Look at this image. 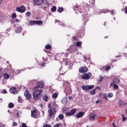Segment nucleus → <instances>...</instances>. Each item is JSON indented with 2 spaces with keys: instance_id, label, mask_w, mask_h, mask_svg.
<instances>
[{
  "instance_id": "nucleus-53",
  "label": "nucleus",
  "mask_w": 127,
  "mask_h": 127,
  "mask_svg": "<svg viewBox=\"0 0 127 127\" xmlns=\"http://www.w3.org/2000/svg\"><path fill=\"white\" fill-rule=\"evenodd\" d=\"M111 13H112V14H114V10H113V11H111Z\"/></svg>"
},
{
  "instance_id": "nucleus-61",
  "label": "nucleus",
  "mask_w": 127,
  "mask_h": 127,
  "mask_svg": "<svg viewBox=\"0 0 127 127\" xmlns=\"http://www.w3.org/2000/svg\"><path fill=\"white\" fill-rule=\"evenodd\" d=\"M126 112L127 113V109L126 110Z\"/></svg>"
},
{
  "instance_id": "nucleus-44",
  "label": "nucleus",
  "mask_w": 127,
  "mask_h": 127,
  "mask_svg": "<svg viewBox=\"0 0 127 127\" xmlns=\"http://www.w3.org/2000/svg\"><path fill=\"white\" fill-rule=\"evenodd\" d=\"M113 126L114 127H118V126H117V125L115 123H113Z\"/></svg>"
},
{
  "instance_id": "nucleus-37",
  "label": "nucleus",
  "mask_w": 127,
  "mask_h": 127,
  "mask_svg": "<svg viewBox=\"0 0 127 127\" xmlns=\"http://www.w3.org/2000/svg\"><path fill=\"white\" fill-rule=\"evenodd\" d=\"M26 15H27V16H30V15H31V13L30 12H27Z\"/></svg>"
},
{
  "instance_id": "nucleus-20",
  "label": "nucleus",
  "mask_w": 127,
  "mask_h": 127,
  "mask_svg": "<svg viewBox=\"0 0 127 127\" xmlns=\"http://www.w3.org/2000/svg\"><path fill=\"white\" fill-rule=\"evenodd\" d=\"M3 77L5 78V79H8L9 78V75L6 73H4L3 74Z\"/></svg>"
},
{
  "instance_id": "nucleus-25",
  "label": "nucleus",
  "mask_w": 127,
  "mask_h": 127,
  "mask_svg": "<svg viewBox=\"0 0 127 127\" xmlns=\"http://www.w3.org/2000/svg\"><path fill=\"white\" fill-rule=\"evenodd\" d=\"M53 98H54V99H56V98H58V94L55 93H54L53 94V96H52Z\"/></svg>"
},
{
  "instance_id": "nucleus-59",
  "label": "nucleus",
  "mask_w": 127,
  "mask_h": 127,
  "mask_svg": "<svg viewBox=\"0 0 127 127\" xmlns=\"http://www.w3.org/2000/svg\"><path fill=\"white\" fill-rule=\"evenodd\" d=\"M99 103V101H96V104Z\"/></svg>"
},
{
  "instance_id": "nucleus-62",
  "label": "nucleus",
  "mask_w": 127,
  "mask_h": 127,
  "mask_svg": "<svg viewBox=\"0 0 127 127\" xmlns=\"http://www.w3.org/2000/svg\"><path fill=\"white\" fill-rule=\"evenodd\" d=\"M7 112H8V113H9V110H8Z\"/></svg>"
},
{
  "instance_id": "nucleus-1",
  "label": "nucleus",
  "mask_w": 127,
  "mask_h": 127,
  "mask_svg": "<svg viewBox=\"0 0 127 127\" xmlns=\"http://www.w3.org/2000/svg\"><path fill=\"white\" fill-rule=\"evenodd\" d=\"M38 83L39 85L33 88L35 91V92L33 93L34 100H39V97L40 96V94L42 93V90L38 89L44 88V82H43V81H38Z\"/></svg>"
},
{
  "instance_id": "nucleus-33",
  "label": "nucleus",
  "mask_w": 127,
  "mask_h": 127,
  "mask_svg": "<svg viewBox=\"0 0 127 127\" xmlns=\"http://www.w3.org/2000/svg\"><path fill=\"white\" fill-rule=\"evenodd\" d=\"M99 77H100V78L98 79V81H99V83H101V82H102V81H103V79L104 77H102V76H100Z\"/></svg>"
},
{
  "instance_id": "nucleus-41",
  "label": "nucleus",
  "mask_w": 127,
  "mask_h": 127,
  "mask_svg": "<svg viewBox=\"0 0 127 127\" xmlns=\"http://www.w3.org/2000/svg\"><path fill=\"white\" fill-rule=\"evenodd\" d=\"M22 127H27V126H26V124H25V123H22Z\"/></svg>"
},
{
  "instance_id": "nucleus-63",
  "label": "nucleus",
  "mask_w": 127,
  "mask_h": 127,
  "mask_svg": "<svg viewBox=\"0 0 127 127\" xmlns=\"http://www.w3.org/2000/svg\"><path fill=\"white\" fill-rule=\"evenodd\" d=\"M107 37H108V36H107V37H105V38H107Z\"/></svg>"
},
{
  "instance_id": "nucleus-60",
  "label": "nucleus",
  "mask_w": 127,
  "mask_h": 127,
  "mask_svg": "<svg viewBox=\"0 0 127 127\" xmlns=\"http://www.w3.org/2000/svg\"><path fill=\"white\" fill-rule=\"evenodd\" d=\"M70 49L66 50V51H69Z\"/></svg>"
},
{
  "instance_id": "nucleus-17",
  "label": "nucleus",
  "mask_w": 127,
  "mask_h": 127,
  "mask_svg": "<svg viewBox=\"0 0 127 127\" xmlns=\"http://www.w3.org/2000/svg\"><path fill=\"white\" fill-rule=\"evenodd\" d=\"M8 107L9 108V109H12V108L14 107V104H13V103H10L8 105Z\"/></svg>"
},
{
  "instance_id": "nucleus-12",
  "label": "nucleus",
  "mask_w": 127,
  "mask_h": 127,
  "mask_svg": "<svg viewBox=\"0 0 127 127\" xmlns=\"http://www.w3.org/2000/svg\"><path fill=\"white\" fill-rule=\"evenodd\" d=\"M24 95L25 97L26 98H27V99H31V95L28 90H26L24 92Z\"/></svg>"
},
{
  "instance_id": "nucleus-27",
  "label": "nucleus",
  "mask_w": 127,
  "mask_h": 127,
  "mask_svg": "<svg viewBox=\"0 0 127 127\" xmlns=\"http://www.w3.org/2000/svg\"><path fill=\"white\" fill-rule=\"evenodd\" d=\"M113 88L115 90H117V89H119V86L117 84H115L113 85Z\"/></svg>"
},
{
  "instance_id": "nucleus-40",
  "label": "nucleus",
  "mask_w": 127,
  "mask_h": 127,
  "mask_svg": "<svg viewBox=\"0 0 127 127\" xmlns=\"http://www.w3.org/2000/svg\"><path fill=\"white\" fill-rule=\"evenodd\" d=\"M113 95V93H109L108 94V97L109 98H112Z\"/></svg>"
},
{
  "instance_id": "nucleus-16",
  "label": "nucleus",
  "mask_w": 127,
  "mask_h": 127,
  "mask_svg": "<svg viewBox=\"0 0 127 127\" xmlns=\"http://www.w3.org/2000/svg\"><path fill=\"white\" fill-rule=\"evenodd\" d=\"M35 24H37L38 25H42V24H43V21H35Z\"/></svg>"
},
{
  "instance_id": "nucleus-47",
  "label": "nucleus",
  "mask_w": 127,
  "mask_h": 127,
  "mask_svg": "<svg viewBox=\"0 0 127 127\" xmlns=\"http://www.w3.org/2000/svg\"><path fill=\"white\" fill-rule=\"evenodd\" d=\"M96 89H98V90H101V88H100L99 86H97L96 88Z\"/></svg>"
},
{
  "instance_id": "nucleus-64",
  "label": "nucleus",
  "mask_w": 127,
  "mask_h": 127,
  "mask_svg": "<svg viewBox=\"0 0 127 127\" xmlns=\"http://www.w3.org/2000/svg\"><path fill=\"white\" fill-rule=\"evenodd\" d=\"M125 55H126V56H127V54H126Z\"/></svg>"
},
{
  "instance_id": "nucleus-45",
  "label": "nucleus",
  "mask_w": 127,
  "mask_h": 127,
  "mask_svg": "<svg viewBox=\"0 0 127 127\" xmlns=\"http://www.w3.org/2000/svg\"><path fill=\"white\" fill-rule=\"evenodd\" d=\"M125 13H127V7H126L125 8Z\"/></svg>"
},
{
  "instance_id": "nucleus-10",
  "label": "nucleus",
  "mask_w": 127,
  "mask_h": 127,
  "mask_svg": "<svg viewBox=\"0 0 127 127\" xmlns=\"http://www.w3.org/2000/svg\"><path fill=\"white\" fill-rule=\"evenodd\" d=\"M9 92L11 94H17V93H18V91L15 87H12L10 88Z\"/></svg>"
},
{
  "instance_id": "nucleus-48",
  "label": "nucleus",
  "mask_w": 127,
  "mask_h": 127,
  "mask_svg": "<svg viewBox=\"0 0 127 127\" xmlns=\"http://www.w3.org/2000/svg\"><path fill=\"white\" fill-rule=\"evenodd\" d=\"M68 99H69V100H73V97L70 96V97H68Z\"/></svg>"
},
{
  "instance_id": "nucleus-36",
  "label": "nucleus",
  "mask_w": 127,
  "mask_h": 127,
  "mask_svg": "<svg viewBox=\"0 0 127 127\" xmlns=\"http://www.w3.org/2000/svg\"><path fill=\"white\" fill-rule=\"evenodd\" d=\"M76 46L79 47L81 46V43H80V42H77L76 43Z\"/></svg>"
},
{
  "instance_id": "nucleus-11",
  "label": "nucleus",
  "mask_w": 127,
  "mask_h": 127,
  "mask_svg": "<svg viewBox=\"0 0 127 127\" xmlns=\"http://www.w3.org/2000/svg\"><path fill=\"white\" fill-rule=\"evenodd\" d=\"M33 1L36 5H41L43 3V0H33Z\"/></svg>"
},
{
  "instance_id": "nucleus-28",
  "label": "nucleus",
  "mask_w": 127,
  "mask_h": 127,
  "mask_svg": "<svg viewBox=\"0 0 127 127\" xmlns=\"http://www.w3.org/2000/svg\"><path fill=\"white\" fill-rule=\"evenodd\" d=\"M33 24H35V21H30L28 25H33Z\"/></svg>"
},
{
  "instance_id": "nucleus-2",
  "label": "nucleus",
  "mask_w": 127,
  "mask_h": 127,
  "mask_svg": "<svg viewBox=\"0 0 127 127\" xmlns=\"http://www.w3.org/2000/svg\"><path fill=\"white\" fill-rule=\"evenodd\" d=\"M58 108V105L56 104V102L53 101L52 105L51 104H49L48 108L49 109L48 110L49 115L48 116V119H51L57 113L56 111V109Z\"/></svg>"
},
{
  "instance_id": "nucleus-30",
  "label": "nucleus",
  "mask_w": 127,
  "mask_h": 127,
  "mask_svg": "<svg viewBox=\"0 0 127 127\" xmlns=\"http://www.w3.org/2000/svg\"><path fill=\"white\" fill-rule=\"evenodd\" d=\"M0 93L1 94H7V91H6V89H3L0 92Z\"/></svg>"
},
{
  "instance_id": "nucleus-42",
  "label": "nucleus",
  "mask_w": 127,
  "mask_h": 127,
  "mask_svg": "<svg viewBox=\"0 0 127 127\" xmlns=\"http://www.w3.org/2000/svg\"><path fill=\"white\" fill-rule=\"evenodd\" d=\"M13 127L17 126V123H16V122H13Z\"/></svg>"
},
{
  "instance_id": "nucleus-14",
  "label": "nucleus",
  "mask_w": 127,
  "mask_h": 127,
  "mask_svg": "<svg viewBox=\"0 0 127 127\" xmlns=\"http://www.w3.org/2000/svg\"><path fill=\"white\" fill-rule=\"evenodd\" d=\"M95 117H96V114L94 113L91 114L89 117L90 121H94L95 120Z\"/></svg>"
},
{
  "instance_id": "nucleus-9",
  "label": "nucleus",
  "mask_w": 127,
  "mask_h": 127,
  "mask_svg": "<svg viewBox=\"0 0 127 127\" xmlns=\"http://www.w3.org/2000/svg\"><path fill=\"white\" fill-rule=\"evenodd\" d=\"M79 71L80 73H86V72H88V68H87L85 66H83L82 67H80L79 69Z\"/></svg>"
},
{
  "instance_id": "nucleus-56",
  "label": "nucleus",
  "mask_w": 127,
  "mask_h": 127,
  "mask_svg": "<svg viewBox=\"0 0 127 127\" xmlns=\"http://www.w3.org/2000/svg\"><path fill=\"white\" fill-rule=\"evenodd\" d=\"M44 65H45V64L43 63V64H42V65H43V66H44Z\"/></svg>"
},
{
  "instance_id": "nucleus-6",
  "label": "nucleus",
  "mask_w": 127,
  "mask_h": 127,
  "mask_svg": "<svg viewBox=\"0 0 127 127\" xmlns=\"http://www.w3.org/2000/svg\"><path fill=\"white\" fill-rule=\"evenodd\" d=\"M16 11L22 13L25 11V7L24 6H21L20 7H18L16 8Z\"/></svg>"
},
{
  "instance_id": "nucleus-7",
  "label": "nucleus",
  "mask_w": 127,
  "mask_h": 127,
  "mask_svg": "<svg viewBox=\"0 0 127 127\" xmlns=\"http://www.w3.org/2000/svg\"><path fill=\"white\" fill-rule=\"evenodd\" d=\"M85 115V112L81 111L79 112L78 113H77L75 117L76 119H80V118H82V117H84V115Z\"/></svg>"
},
{
  "instance_id": "nucleus-24",
  "label": "nucleus",
  "mask_w": 127,
  "mask_h": 127,
  "mask_svg": "<svg viewBox=\"0 0 127 127\" xmlns=\"http://www.w3.org/2000/svg\"><path fill=\"white\" fill-rule=\"evenodd\" d=\"M58 117L60 120H63L64 119V115L63 114H60Z\"/></svg>"
},
{
  "instance_id": "nucleus-29",
  "label": "nucleus",
  "mask_w": 127,
  "mask_h": 127,
  "mask_svg": "<svg viewBox=\"0 0 127 127\" xmlns=\"http://www.w3.org/2000/svg\"><path fill=\"white\" fill-rule=\"evenodd\" d=\"M69 110V108L68 107H64L63 108V112L64 113V112H67V111Z\"/></svg>"
},
{
  "instance_id": "nucleus-31",
  "label": "nucleus",
  "mask_w": 127,
  "mask_h": 127,
  "mask_svg": "<svg viewBox=\"0 0 127 127\" xmlns=\"http://www.w3.org/2000/svg\"><path fill=\"white\" fill-rule=\"evenodd\" d=\"M18 101L19 102V103H22V99H21V97L18 96Z\"/></svg>"
},
{
  "instance_id": "nucleus-18",
  "label": "nucleus",
  "mask_w": 127,
  "mask_h": 127,
  "mask_svg": "<svg viewBox=\"0 0 127 127\" xmlns=\"http://www.w3.org/2000/svg\"><path fill=\"white\" fill-rule=\"evenodd\" d=\"M63 10H64V8L62 7H60L58 9V11L60 13L63 12Z\"/></svg>"
},
{
  "instance_id": "nucleus-13",
  "label": "nucleus",
  "mask_w": 127,
  "mask_h": 127,
  "mask_svg": "<svg viewBox=\"0 0 127 127\" xmlns=\"http://www.w3.org/2000/svg\"><path fill=\"white\" fill-rule=\"evenodd\" d=\"M31 117L32 118H36L37 117V112L36 110L34 109L31 111Z\"/></svg>"
},
{
  "instance_id": "nucleus-43",
  "label": "nucleus",
  "mask_w": 127,
  "mask_h": 127,
  "mask_svg": "<svg viewBox=\"0 0 127 127\" xmlns=\"http://www.w3.org/2000/svg\"><path fill=\"white\" fill-rule=\"evenodd\" d=\"M15 21L16 22H19V19H17V18H16V19H15Z\"/></svg>"
},
{
  "instance_id": "nucleus-55",
  "label": "nucleus",
  "mask_w": 127,
  "mask_h": 127,
  "mask_svg": "<svg viewBox=\"0 0 127 127\" xmlns=\"http://www.w3.org/2000/svg\"><path fill=\"white\" fill-rule=\"evenodd\" d=\"M43 106V105H42V104H41L40 107H41L42 108Z\"/></svg>"
},
{
  "instance_id": "nucleus-23",
  "label": "nucleus",
  "mask_w": 127,
  "mask_h": 127,
  "mask_svg": "<svg viewBox=\"0 0 127 127\" xmlns=\"http://www.w3.org/2000/svg\"><path fill=\"white\" fill-rule=\"evenodd\" d=\"M90 95H95L96 94V89H93L90 92Z\"/></svg>"
},
{
  "instance_id": "nucleus-34",
  "label": "nucleus",
  "mask_w": 127,
  "mask_h": 127,
  "mask_svg": "<svg viewBox=\"0 0 127 127\" xmlns=\"http://www.w3.org/2000/svg\"><path fill=\"white\" fill-rule=\"evenodd\" d=\"M122 118H123V122H126L127 121V118L125 117V115L123 114L122 115Z\"/></svg>"
},
{
  "instance_id": "nucleus-50",
  "label": "nucleus",
  "mask_w": 127,
  "mask_h": 127,
  "mask_svg": "<svg viewBox=\"0 0 127 127\" xmlns=\"http://www.w3.org/2000/svg\"><path fill=\"white\" fill-rule=\"evenodd\" d=\"M36 19H39V16H36Z\"/></svg>"
},
{
  "instance_id": "nucleus-38",
  "label": "nucleus",
  "mask_w": 127,
  "mask_h": 127,
  "mask_svg": "<svg viewBox=\"0 0 127 127\" xmlns=\"http://www.w3.org/2000/svg\"><path fill=\"white\" fill-rule=\"evenodd\" d=\"M110 69H111V66H110V65H108L105 67V70H110Z\"/></svg>"
},
{
  "instance_id": "nucleus-46",
  "label": "nucleus",
  "mask_w": 127,
  "mask_h": 127,
  "mask_svg": "<svg viewBox=\"0 0 127 127\" xmlns=\"http://www.w3.org/2000/svg\"><path fill=\"white\" fill-rule=\"evenodd\" d=\"M54 127H59V124H56L54 126Z\"/></svg>"
},
{
  "instance_id": "nucleus-5",
  "label": "nucleus",
  "mask_w": 127,
  "mask_h": 127,
  "mask_svg": "<svg viewBox=\"0 0 127 127\" xmlns=\"http://www.w3.org/2000/svg\"><path fill=\"white\" fill-rule=\"evenodd\" d=\"M76 112H77V110H76V109H73L71 110L70 112L65 113V116L66 117H70V116H74V115L76 114Z\"/></svg>"
},
{
  "instance_id": "nucleus-21",
  "label": "nucleus",
  "mask_w": 127,
  "mask_h": 127,
  "mask_svg": "<svg viewBox=\"0 0 127 127\" xmlns=\"http://www.w3.org/2000/svg\"><path fill=\"white\" fill-rule=\"evenodd\" d=\"M108 12H109V10H108L103 9V10H100V13H107Z\"/></svg>"
},
{
  "instance_id": "nucleus-54",
  "label": "nucleus",
  "mask_w": 127,
  "mask_h": 127,
  "mask_svg": "<svg viewBox=\"0 0 127 127\" xmlns=\"http://www.w3.org/2000/svg\"><path fill=\"white\" fill-rule=\"evenodd\" d=\"M68 53H65V55H66V56H68Z\"/></svg>"
},
{
  "instance_id": "nucleus-15",
  "label": "nucleus",
  "mask_w": 127,
  "mask_h": 127,
  "mask_svg": "<svg viewBox=\"0 0 127 127\" xmlns=\"http://www.w3.org/2000/svg\"><path fill=\"white\" fill-rule=\"evenodd\" d=\"M67 102H68L67 98H64L61 101L62 104H64V105H66L67 104Z\"/></svg>"
},
{
  "instance_id": "nucleus-35",
  "label": "nucleus",
  "mask_w": 127,
  "mask_h": 127,
  "mask_svg": "<svg viewBox=\"0 0 127 127\" xmlns=\"http://www.w3.org/2000/svg\"><path fill=\"white\" fill-rule=\"evenodd\" d=\"M11 17L12 18H15V17H16V14L13 13L11 15Z\"/></svg>"
},
{
  "instance_id": "nucleus-4",
  "label": "nucleus",
  "mask_w": 127,
  "mask_h": 127,
  "mask_svg": "<svg viewBox=\"0 0 127 127\" xmlns=\"http://www.w3.org/2000/svg\"><path fill=\"white\" fill-rule=\"evenodd\" d=\"M94 87V85H83L81 87V89L83 91H89V90H92Z\"/></svg>"
},
{
  "instance_id": "nucleus-57",
  "label": "nucleus",
  "mask_w": 127,
  "mask_h": 127,
  "mask_svg": "<svg viewBox=\"0 0 127 127\" xmlns=\"http://www.w3.org/2000/svg\"><path fill=\"white\" fill-rule=\"evenodd\" d=\"M2 77V75H0V79H1Z\"/></svg>"
},
{
  "instance_id": "nucleus-26",
  "label": "nucleus",
  "mask_w": 127,
  "mask_h": 127,
  "mask_svg": "<svg viewBox=\"0 0 127 127\" xmlns=\"http://www.w3.org/2000/svg\"><path fill=\"white\" fill-rule=\"evenodd\" d=\"M57 9V8L56 7V6H53L52 7V8H51V10H52V11L55 12V11H56Z\"/></svg>"
},
{
  "instance_id": "nucleus-22",
  "label": "nucleus",
  "mask_w": 127,
  "mask_h": 127,
  "mask_svg": "<svg viewBox=\"0 0 127 127\" xmlns=\"http://www.w3.org/2000/svg\"><path fill=\"white\" fill-rule=\"evenodd\" d=\"M21 32V27H18L16 30V33H19V32Z\"/></svg>"
},
{
  "instance_id": "nucleus-52",
  "label": "nucleus",
  "mask_w": 127,
  "mask_h": 127,
  "mask_svg": "<svg viewBox=\"0 0 127 127\" xmlns=\"http://www.w3.org/2000/svg\"><path fill=\"white\" fill-rule=\"evenodd\" d=\"M104 98H105V99H106V100H108V97L105 96Z\"/></svg>"
},
{
  "instance_id": "nucleus-58",
  "label": "nucleus",
  "mask_w": 127,
  "mask_h": 127,
  "mask_svg": "<svg viewBox=\"0 0 127 127\" xmlns=\"http://www.w3.org/2000/svg\"><path fill=\"white\" fill-rule=\"evenodd\" d=\"M19 115V113H17V115L18 116Z\"/></svg>"
},
{
  "instance_id": "nucleus-39",
  "label": "nucleus",
  "mask_w": 127,
  "mask_h": 127,
  "mask_svg": "<svg viewBox=\"0 0 127 127\" xmlns=\"http://www.w3.org/2000/svg\"><path fill=\"white\" fill-rule=\"evenodd\" d=\"M43 127H51V125L46 124Z\"/></svg>"
},
{
  "instance_id": "nucleus-3",
  "label": "nucleus",
  "mask_w": 127,
  "mask_h": 127,
  "mask_svg": "<svg viewBox=\"0 0 127 127\" xmlns=\"http://www.w3.org/2000/svg\"><path fill=\"white\" fill-rule=\"evenodd\" d=\"M91 77H92V73H84L81 76V79H83V80H89Z\"/></svg>"
},
{
  "instance_id": "nucleus-8",
  "label": "nucleus",
  "mask_w": 127,
  "mask_h": 127,
  "mask_svg": "<svg viewBox=\"0 0 127 127\" xmlns=\"http://www.w3.org/2000/svg\"><path fill=\"white\" fill-rule=\"evenodd\" d=\"M121 82L120 81V79L118 78H115L114 79L112 83H110V87H112V86H114L115 84H119Z\"/></svg>"
},
{
  "instance_id": "nucleus-51",
  "label": "nucleus",
  "mask_w": 127,
  "mask_h": 127,
  "mask_svg": "<svg viewBox=\"0 0 127 127\" xmlns=\"http://www.w3.org/2000/svg\"><path fill=\"white\" fill-rule=\"evenodd\" d=\"M1 2H2V0H0V5L1 4Z\"/></svg>"
},
{
  "instance_id": "nucleus-19",
  "label": "nucleus",
  "mask_w": 127,
  "mask_h": 127,
  "mask_svg": "<svg viewBox=\"0 0 127 127\" xmlns=\"http://www.w3.org/2000/svg\"><path fill=\"white\" fill-rule=\"evenodd\" d=\"M43 99L45 102H47V101H48V96L47 95H45L43 97Z\"/></svg>"
},
{
  "instance_id": "nucleus-49",
  "label": "nucleus",
  "mask_w": 127,
  "mask_h": 127,
  "mask_svg": "<svg viewBox=\"0 0 127 127\" xmlns=\"http://www.w3.org/2000/svg\"><path fill=\"white\" fill-rule=\"evenodd\" d=\"M73 9L76 11V9H78V8L77 7H74Z\"/></svg>"
},
{
  "instance_id": "nucleus-32",
  "label": "nucleus",
  "mask_w": 127,
  "mask_h": 127,
  "mask_svg": "<svg viewBox=\"0 0 127 127\" xmlns=\"http://www.w3.org/2000/svg\"><path fill=\"white\" fill-rule=\"evenodd\" d=\"M46 49H50L51 48V46L50 45H47L45 47Z\"/></svg>"
}]
</instances>
